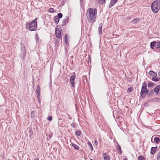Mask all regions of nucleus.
<instances>
[{
    "label": "nucleus",
    "mask_w": 160,
    "mask_h": 160,
    "mask_svg": "<svg viewBox=\"0 0 160 160\" xmlns=\"http://www.w3.org/2000/svg\"><path fill=\"white\" fill-rule=\"evenodd\" d=\"M97 14V10L90 8L87 11V18L89 22H93L96 21Z\"/></svg>",
    "instance_id": "obj_1"
},
{
    "label": "nucleus",
    "mask_w": 160,
    "mask_h": 160,
    "mask_svg": "<svg viewBox=\"0 0 160 160\" xmlns=\"http://www.w3.org/2000/svg\"><path fill=\"white\" fill-rule=\"evenodd\" d=\"M37 18H36L32 21L26 24V28L27 29H29L30 31H34L36 30L37 28Z\"/></svg>",
    "instance_id": "obj_2"
},
{
    "label": "nucleus",
    "mask_w": 160,
    "mask_h": 160,
    "mask_svg": "<svg viewBox=\"0 0 160 160\" xmlns=\"http://www.w3.org/2000/svg\"><path fill=\"white\" fill-rule=\"evenodd\" d=\"M160 8V2L159 1H154L152 4L151 9L155 13H157Z\"/></svg>",
    "instance_id": "obj_3"
},
{
    "label": "nucleus",
    "mask_w": 160,
    "mask_h": 160,
    "mask_svg": "<svg viewBox=\"0 0 160 160\" xmlns=\"http://www.w3.org/2000/svg\"><path fill=\"white\" fill-rule=\"evenodd\" d=\"M148 92L149 91L147 88L146 82H144L142 84L140 95L142 97H143L145 93L147 94Z\"/></svg>",
    "instance_id": "obj_4"
},
{
    "label": "nucleus",
    "mask_w": 160,
    "mask_h": 160,
    "mask_svg": "<svg viewBox=\"0 0 160 160\" xmlns=\"http://www.w3.org/2000/svg\"><path fill=\"white\" fill-rule=\"evenodd\" d=\"M154 47L157 48L160 47V42H156L155 41L152 42L150 43V47L151 49H154Z\"/></svg>",
    "instance_id": "obj_5"
},
{
    "label": "nucleus",
    "mask_w": 160,
    "mask_h": 160,
    "mask_svg": "<svg viewBox=\"0 0 160 160\" xmlns=\"http://www.w3.org/2000/svg\"><path fill=\"white\" fill-rule=\"evenodd\" d=\"M36 93L38 101L40 103V88L39 85H38L37 87Z\"/></svg>",
    "instance_id": "obj_6"
},
{
    "label": "nucleus",
    "mask_w": 160,
    "mask_h": 160,
    "mask_svg": "<svg viewBox=\"0 0 160 160\" xmlns=\"http://www.w3.org/2000/svg\"><path fill=\"white\" fill-rule=\"evenodd\" d=\"M62 30L61 29L57 28V27L56 28L55 34L56 37L58 38H60L61 37V32Z\"/></svg>",
    "instance_id": "obj_7"
},
{
    "label": "nucleus",
    "mask_w": 160,
    "mask_h": 160,
    "mask_svg": "<svg viewBox=\"0 0 160 160\" xmlns=\"http://www.w3.org/2000/svg\"><path fill=\"white\" fill-rule=\"evenodd\" d=\"M69 20V17L67 16H65V18L62 20V26H64L68 22Z\"/></svg>",
    "instance_id": "obj_8"
},
{
    "label": "nucleus",
    "mask_w": 160,
    "mask_h": 160,
    "mask_svg": "<svg viewBox=\"0 0 160 160\" xmlns=\"http://www.w3.org/2000/svg\"><path fill=\"white\" fill-rule=\"evenodd\" d=\"M76 76L75 75L72 76L70 77V82L72 87H74V82Z\"/></svg>",
    "instance_id": "obj_9"
},
{
    "label": "nucleus",
    "mask_w": 160,
    "mask_h": 160,
    "mask_svg": "<svg viewBox=\"0 0 160 160\" xmlns=\"http://www.w3.org/2000/svg\"><path fill=\"white\" fill-rule=\"evenodd\" d=\"M153 136L152 137L151 141L152 142H156L157 144L160 141V138L158 137H155L154 138V140L153 141Z\"/></svg>",
    "instance_id": "obj_10"
},
{
    "label": "nucleus",
    "mask_w": 160,
    "mask_h": 160,
    "mask_svg": "<svg viewBox=\"0 0 160 160\" xmlns=\"http://www.w3.org/2000/svg\"><path fill=\"white\" fill-rule=\"evenodd\" d=\"M140 21V18H133L131 21V23L135 24L137 23Z\"/></svg>",
    "instance_id": "obj_11"
},
{
    "label": "nucleus",
    "mask_w": 160,
    "mask_h": 160,
    "mask_svg": "<svg viewBox=\"0 0 160 160\" xmlns=\"http://www.w3.org/2000/svg\"><path fill=\"white\" fill-rule=\"evenodd\" d=\"M160 91V85H158L157 86L154 88V91L156 94L158 95L159 94V91Z\"/></svg>",
    "instance_id": "obj_12"
},
{
    "label": "nucleus",
    "mask_w": 160,
    "mask_h": 160,
    "mask_svg": "<svg viewBox=\"0 0 160 160\" xmlns=\"http://www.w3.org/2000/svg\"><path fill=\"white\" fill-rule=\"evenodd\" d=\"M117 0H111L110 3L109 4V8H111L117 2Z\"/></svg>",
    "instance_id": "obj_13"
},
{
    "label": "nucleus",
    "mask_w": 160,
    "mask_h": 160,
    "mask_svg": "<svg viewBox=\"0 0 160 160\" xmlns=\"http://www.w3.org/2000/svg\"><path fill=\"white\" fill-rule=\"evenodd\" d=\"M104 160H110L109 156L106 153H104L102 154Z\"/></svg>",
    "instance_id": "obj_14"
},
{
    "label": "nucleus",
    "mask_w": 160,
    "mask_h": 160,
    "mask_svg": "<svg viewBox=\"0 0 160 160\" xmlns=\"http://www.w3.org/2000/svg\"><path fill=\"white\" fill-rule=\"evenodd\" d=\"M26 52H21L20 53V57L22 60L25 59L26 57Z\"/></svg>",
    "instance_id": "obj_15"
},
{
    "label": "nucleus",
    "mask_w": 160,
    "mask_h": 160,
    "mask_svg": "<svg viewBox=\"0 0 160 160\" xmlns=\"http://www.w3.org/2000/svg\"><path fill=\"white\" fill-rule=\"evenodd\" d=\"M102 23H101L99 26V28H98V31L99 33V34L101 35L102 33Z\"/></svg>",
    "instance_id": "obj_16"
},
{
    "label": "nucleus",
    "mask_w": 160,
    "mask_h": 160,
    "mask_svg": "<svg viewBox=\"0 0 160 160\" xmlns=\"http://www.w3.org/2000/svg\"><path fill=\"white\" fill-rule=\"evenodd\" d=\"M148 74L150 76L154 77H157V74L154 72L152 71H150L149 72Z\"/></svg>",
    "instance_id": "obj_17"
},
{
    "label": "nucleus",
    "mask_w": 160,
    "mask_h": 160,
    "mask_svg": "<svg viewBox=\"0 0 160 160\" xmlns=\"http://www.w3.org/2000/svg\"><path fill=\"white\" fill-rule=\"evenodd\" d=\"M160 78L158 77H154L152 78V80L154 82H157L159 80Z\"/></svg>",
    "instance_id": "obj_18"
},
{
    "label": "nucleus",
    "mask_w": 160,
    "mask_h": 160,
    "mask_svg": "<svg viewBox=\"0 0 160 160\" xmlns=\"http://www.w3.org/2000/svg\"><path fill=\"white\" fill-rule=\"evenodd\" d=\"M59 19L58 17H57L56 16L54 18V20L55 21V22L56 24H58L59 21Z\"/></svg>",
    "instance_id": "obj_19"
},
{
    "label": "nucleus",
    "mask_w": 160,
    "mask_h": 160,
    "mask_svg": "<svg viewBox=\"0 0 160 160\" xmlns=\"http://www.w3.org/2000/svg\"><path fill=\"white\" fill-rule=\"evenodd\" d=\"M72 146L74 148L77 150H78L79 149V147L76 144L72 143Z\"/></svg>",
    "instance_id": "obj_20"
},
{
    "label": "nucleus",
    "mask_w": 160,
    "mask_h": 160,
    "mask_svg": "<svg viewBox=\"0 0 160 160\" xmlns=\"http://www.w3.org/2000/svg\"><path fill=\"white\" fill-rule=\"evenodd\" d=\"M106 0H96L97 2L101 4H104Z\"/></svg>",
    "instance_id": "obj_21"
},
{
    "label": "nucleus",
    "mask_w": 160,
    "mask_h": 160,
    "mask_svg": "<svg viewBox=\"0 0 160 160\" xmlns=\"http://www.w3.org/2000/svg\"><path fill=\"white\" fill-rule=\"evenodd\" d=\"M21 52H26V49L24 45H22L21 46Z\"/></svg>",
    "instance_id": "obj_22"
},
{
    "label": "nucleus",
    "mask_w": 160,
    "mask_h": 160,
    "mask_svg": "<svg viewBox=\"0 0 160 160\" xmlns=\"http://www.w3.org/2000/svg\"><path fill=\"white\" fill-rule=\"evenodd\" d=\"M35 112L34 111H32L31 112V117L32 118H33L35 117Z\"/></svg>",
    "instance_id": "obj_23"
},
{
    "label": "nucleus",
    "mask_w": 160,
    "mask_h": 160,
    "mask_svg": "<svg viewBox=\"0 0 160 160\" xmlns=\"http://www.w3.org/2000/svg\"><path fill=\"white\" fill-rule=\"evenodd\" d=\"M58 18L60 19L62 18V13H58L57 16H56Z\"/></svg>",
    "instance_id": "obj_24"
},
{
    "label": "nucleus",
    "mask_w": 160,
    "mask_h": 160,
    "mask_svg": "<svg viewBox=\"0 0 160 160\" xmlns=\"http://www.w3.org/2000/svg\"><path fill=\"white\" fill-rule=\"evenodd\" d=\"M154 83L152 82H150L148 84V87H151L154 85Z\"/></svg>",
    "instance_id": "obj_25"
},
{
    "label": "nucleus",
    "mask_w": 160,
    "mask_h": 160,
    "mask_svg": "<svg viewBox=\"0 0 160 160\" xmlns=\"http://www.w3.org/2000/svg\"><path fill=\"white\" fill-rule=\"evenodd\" d=\"M88 145L90 147V149H91L92 150H93V147L92 145V144L90 142H88Z\"/></svg>",
    "instance_id": "obj_26"
},
{
    "label": "nucleus",
    "mask_w": 160,
    "mask_h": 160,
    "mask_svg": "<svg viewBox=\"0 0 160 160\" xmlns=\"http://www.w3.org/2000/svg\"><path fill=\"white\" fill-rule=\"evenodd\" d=\"M75 134L77 136H79L81 134V132L79 131H76Z\"/></svg>",
    "instance_id": "obj_27"
},
{
    "label": "nucleus",
    "mask_w": 160,
    "mask_h": 160,
    "mask_svg": "<svg viewBox=\"0 0 160 160\" xmlns=\"http://www.w3.org/2000/svg\"><path fill=\"white\" fill-rule=\"evenodd\" d=\"M49 12L51 13H53L54 12V9L52 8H50L48 10Z\"/></svg>",
    "instance_id": "obj_28"
},
{
    "label": "nucleus",
    "mask_w": 160,
    "mask_h": 160,
    "mask_svg": "<svg viewBox=\"0 0 160 160\" xmlns=\"http://www.w3.org/2000/svg\"><path fill=\"white\" fill-rule=\"evenodd\" d=\"M132 90H133V89L132 88L129 87L128 88V90H127V92H130L132 91Z\"/></svg>",
    "instance_id": "obj_29"
},
{
    "label": "nucleus",
    "mask_w": 160,
    "mask_h": 160,
    "mask_svg": "<svg viewBox=\"0 0 160 160\" xmlns=\"http://www.w3.org/2000/svg\"><path fill=\"white\" fill-rule=\"evenodd\" d=\"M65 42L67 43L68 42V37L67 34H66L64 37Z\"/></svg>",
    "instance_id": "obj_30"
},
{
    "label": "nucleus",
    "mask_w": 160,
    "mask_h": 160,
    "mask_svg": "<svg viewBox=\"0 0 160 160\" xmlns=\"http://www.w3.org/2000/svg\"><path fill=\"white\" fill-rule=\"evenodd\" d=\"M139 160H145L144 158L141 156H139L138 157Z\"/></svg>",
    "instance_id": "obj_31"
},
{
    "label": "nucleus",
    "mask_w": 160,
    "mask_h": 160,
    "mask_svg": "<svg viewBox=\"0 0 160 160\" xmlns=\"http://www.w3.org/2000/svg\"><path fill=\"white\" fill-rule=\"evenodd\" d=\"M35 37H36V40H37V42H38V41H39V37H38V34H36L35 35Z\"/></svg>",
    "instance_id": "obj_32"
},
{
    "label": "nucleus",
    "mask_w": 160,
    "mask_h": 160,
    "mask_svg": "<svg viewBox=\"0 0 160 160\" xmlns=\"http://www.w3.org/2000/svg\"><path fill=\"white\" fill-rule=\"evenodd\" d=\"M71 126L74 128H76V125L74 123L72 122L71 124Z\"/></svg>",
    "instance_id": "obj_33"
},
{
    "label": "nucleus",
    "mask_w": 160,
    "mask_h": 160,
    "mask_svg": "<svg viewBox=\"0 0 160 160\" xmlns=\"http://www.w3.org/2000/svg\"><path fill=\"white\" fill-rule=\"evenodd\" d=\"M116 148H117V150H121V146L119 145H118L117 146V147H116Z\"/></svg>",
    "instance_id": "obj_34"
},
{
    "label": "nucleus",
    "mask_w": 160,
    "mask_h": 160,
    "mask_svg": "<svg viewBox=\"0 0 160 160\" xmlns=\"http://www.w3.org/2000/svg\"><path fill=\"white\" fill-rule=\"evenodd\" d=\"M47 119L48 120L50 121L52 119V117L51 116H49L48 117Z\"/></svg>",
    "instance_id": "obj_35"
},
{
    "label": "nucleus",
    "mask_w": 160,
    "mask_h": 160,
    "mask_svg": "<svg viewBox=\"0 0 160 160\" xmlns=\"http://www.w3.org/2000/svg\"><path fill=\"white\" fill-rule=\"evenodd\" d=\"M155 149H156V150H157V146H156L155 147H152L151 148V150H155Z\"/></svg>",
    "instance_id": "obj_36"
},
{
    "label": "nucleus",
    "mask_w": 160,
    "mask_h": 160,
    "mask_svg": "<svg viewBox=\"0 0 160 160\" xmlns=\"http://www.w3.org/2000/svg\"><path fill=\"white\" fill-rule=\"evenodd\" d=\"M157 159L158 160L160 158V151L159 152L158 155L157 156Z\"/></svg>",
    "instance_id": "obj_37"
},
{
    "label": "nucleus",
    "mask_w": 160,
    "mask_h": 160,
    "mask_svg": "<svg viewBox=\"0 0 160 160\" xmlns=\"http://www.w3.org/2000/svg\"><path fill=\"white\" fill-rule=\"evenodd\" d=\"M151 152H150L152 154H154L155 152H156V151H150Z\"/></svg>",
    "instance_id": "obj_38"
},
{
    "label": "nucleus",
    "mask_w": 160,
    "mask_h": 160,
    "mask_svg": "<svg viewBox=\"0 0 160 160\" xmlns=\"http://www.w3.org/2000/svg\"><path fill=\"white\" fill-rule=\"evenodd\" d=\"M94 144H95L96 146H97V145H98V141L96 140H95L94 141Z\"/></svg>",
    "instance_id": "obj_39"
},
{
    "label": "nucleus",
    "mask_w": 160,
    "mask_h": 160,
    "mask_svg": "<svg viewBox=\"0 0 160 160\" xmlns=\"http://www.w3.org/2000/svg\"><path fill=\"white\" fill-rule=\"evenodd\" d=\"M68 117H69V119H72V118L70 117V116L68 114Z\"/></svg>",
    "instance_id": "obj_40"
},
{
    "label": "nucleus",
    "mask_w": 160,
    "mask_h": 160,
    "mask_svg": "<svg viewBox=\"0 0 160 160\" xmlns=\"http://www.w3.org/2000/svg\"><path fill=\"white\" fill-rule=\"evenodd\" d=\"M33 160H39V159L38 158H35Z\"/></svg>",
    "instance_id": "obj_41"
},
{
    "label": "nucleus",
    "mask_w": 160,
    "mask_h": 160,
    "mask_svg": "<svg viewBox=\"0 0 160 160\" xmlns=\"http://www.w3.org/2000/svg\"><path fill=\"white\" fill-rule=\"evenodd\" d=\"M158 75L159 76H160V71H159V72L158 73Z\"/></svg>",
    "instance_id": "obj_42"
},
{
    "label": "nucleus",
    "mask_w": 160,
    "mask_h": 160,
    "mask_svg": "<svg viewBox=\"0 0 160 160\" xmlns=\"http://www.w3.org/2000/svg\"><path fill=\"white\" fill-rule=\"evenodd\" d=\"M122 153V151H120L119 153L120 154H121Z\"/></svg>",
    "instance_id": "obj_43"
},
{
    "label": "nucleus",
    "mask_w": 160,
    "mask_h": 160,
    "mask_svg": "<svg viewBox=\"0 0 160 160\" xmlns=\"http://www.w3.org/2000/svg\"><path fill=\"white\" fill-rule=\"evenodd\" d=\"M123 160H128L126 158H125Z\"/></svg>",
    "instance_id": "obj_44"
},
{
    "label": "nucleus",
    "mask_w": 160,
    "mask_h": 160,
    "mask_svg": "<svg viewBox=\"0 0 160 160\" xmlns=\"http://www.w3.org/2000/svg\"><path fill=\"white\" fill-rule=\"evenodd\" d=\"M159 96H160V93H159Z\"/></svg>",
    "instance_id": "obj_45"
},
{
    "label": "nucleus",
    "mask_w": 160,
    "mask_h": 160,
    "mask_svg": "<svg viewBox=\"0 0 160 160\" xmlns=\"http://www.w3.org/2000/svg\"><path fill=\"white\" fill-rule=\"evenodd\" d=\"M90 160H92V159H90Z\"/></svg>",
    "instance_id": "obj_46"
},
{
    "label": "nucleus",
    "mask_w": 160,
    "mask_h": 160,
    "mask_svg": "<svg viewBox=\"0 0 160 160\" xmlns=\"http://www.w3.org/2000/svg\"><path fill=\"white\" fill-rule=\"evenodd\" d=\"M80 1H83V0H80Z\"/></svg>",
    "instance_id": "obj_47"
}]
</instances>
